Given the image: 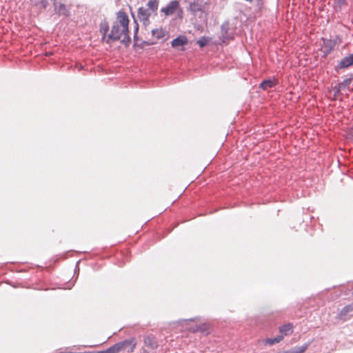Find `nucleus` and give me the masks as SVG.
<instances>
[{"label":"nucleus","mask_w":353,"mask_h":353,"mask_svg":"<svg viewBox=\"0 0 353 353\" xmlns=\"http://www.w3.org/2000/svg\"><path fill=\"white\" fill-rule=\"evenodd\" d=\"M308 347H309V343H305L301 346L296 347L291 350L285 351L283 353H303L308 348Z\"/></svg>","instance_id":"6e6552de"},{"label":"nucleus","mask_w":353,"mask_h":353,"mask_svg":"<svg viewBox=\"0 0 353 353\" xmlns=\"http://www.w3.org/2000/svg\"><path fill=\"white\" fill-rule=\"evenodd\" d=\"M152 34L157 39H162L165 37V31L162 29H153L151 30Z\"/></svg>","instance_id":"9b49d317"},{"label":"nucleus","mask_w":353,"mask_h":353,"mask_svg":"<svg viewBox=\"0 0 353 353\" xmlns=\"http://www.w3.org/2000/svg\"><path fill=\"white\" fill-rule=\"evenodd\" d=\"M176 10V0L172 1L165 8L161 9V12H164L165 15L168 16L172 14Z\"/></svg>","instance_id":"423d86ee"},{"label":"nucleus","mask_w":353,"mask_h":353,"mask_svg":"<svg viewBox=\"0 0 353 353\" xmlns=\"http://www.w3.org/2000/svg\"><path fill=\"white\" fill-rule=\"evenodd\" d=\"M353 65V54H349L343 58L339 62V68H345Z\"/></svg>","instance_id":"39448f33"},{"label":"nucleus","mask_w":353,"mask_h":353,"mask_svg":"<svg viewBox=\"0 0 353 353\" xmlns=\"http://www.w3.org/2000/svg\"><path fill=\"white\" fill-rule=\"evenodd\" d=\"M190 9L192 12H195L196 11H201V8L196 3H192L190 5Z\"/></svg>","instance_id":"6ab92c4d"},{"label":"nucleus","mask_w":353,"mask_h":353,"mask_svg":"<svg viewBox=\"0 0 353 353\" xmlns=\"http://www.w3.org/2000/svg\"><path fill=\"white\" fill-rule=\"evenodd\" d=\"M350 135H351L352 138L353 139V128L350 130Z\"/></svg>","instance_id":"a878e982"},{"label":"nucleus","mask_w":353,"mask_h":353,"mask_svg":"<svg viewBox=\"0 0 353 353\" xmlns=\"http://www.w3.org/2000/svg\"><path fill=\"white\" fill-rule=\"evenodd\" d=\"M144 342L145 345L150 347L151 348H154L157 346L156 341L150 336L145 337Z\"/></svg>","instance_id":"2eb2a0df"},{"label":"nucleus","mask_w":353,"mask_h":353,"mask_svg":"<svg viewBox=\"0 0 353 353\" xmlns=\"http://www.w3.org/2000/svg\"><path fill=\"white\" fill-rule=\"evenodd\" d=\"M283 339V336H278L273 339H267L264 341L265 344L268 345H274L275 343H279Z\"/></svg>","instance_id":"ddd939ff"},{"label":"nucleus","mask_w":353,"mask_h":353,"mask_svg":"<svg viewBox=\"0 0 353 353\" xmlns=\"http://www.w3.org/2000/svg\"><path fill=\"white\" fill-rule=\"evenodd\" d=\"M177 13H178V17H179V14H180V10L178 8V11H177Z\"/></svg>","instance_id":"bb28decb"},{"label":"nucleus","mask_w":353,"mask_h":353,"mask_svg":"<svg viewBox=\"0 0 353 353\" xmlns=\"http://www.w3.org/2000/svg\"><path fill=\"white\" fill-rule=\"evenodd\" d=\"M101 28L103 30V33L105 34L108 30V24L106 23H102Z\"/></svg>","instance_id":"412c9836"},{"label":"nucleus","mask_w":353,"mask_h":353,"mask_svg":"<svg viewBox=\"0 0 353 353\" xmlns=\"http://www.w3.org/2000/svg\"><path fill=\"white\" fill-rule=\"evenodd\" d=\"M188 323L187 320H183V321H178L177 325L179 327V325H183V323Z\"/></svg>","instance_id":"b1692460"},{"label":"nucleus","mask_w":353,"mask_h":353,"mask_svg":"<svg viewBox=\"0 0 353 353\" xmlns=\"http://www.w3.org/2000/svg\"><path fill=\"white\" fill-rule=\"evenodd\" d=\"M279 331L283 335L288 336L292 332V325L290 323L285 324L279 328Z\"/></svg>","instance_id":"1a4fd4ad"},{"label":"nucleus","mask_w":353,"mask_h":353,"mask_svg":"<svg viewBox=\"0 0 353 353\" xmlns=\"http://www.w3.org/2000/svg\"><path fill=\"white\" fill-rule=\"evenodd\" d=\"M144 8L148 9L149 11L154 12L157 10L158 3L156 1L150 0L148 2L146 7Z\"/></svg>","instance_id":"f8f14e48"},{"label":"nucleus","mask_w":353,"mask_h":353,"mask_svg":"<svg viewBox=\"0 0 353 353\" xmlns=\"http://www.w3.org/2000/svg\"><path fill=\"white\" fill-rule=\"evenodd\" d=\"M353 316V303L344 306L338 313L336 318L345 321Z\"/></svg>","instance_id":"f03ea898"},{"label":"nucleus","mask_w":353,"mask_h":353,"mask_svg":"<svg viewBox=\"0 0 353 353\" xmlns=\"http://www.w3.org/2000/svg\"><path fill=\"white\" fill-rule=\"evenodd\" d=\"M335 46V42L331 39H323V47L325 53H329Z\"/></svg>","instance_id":"0eeeda50"},{"label":"nucleus","mask_w":353,"mask_h":353,"mask_svg":"<svg viewBox=\"0 0 353 353\" xmlns=\"http://www.w3.org/2000/svg\"><path fill=\"white\" fill-rule=\"evenodd\" d=\"M128 344H129L128 341L118 343L105 351L96 352V353H119L121 350L124 349Z\"/></svg>","instance_id":"20e7f679"},{"label":"nucleus","mask_w":353,"mask_h":353,"mask_svg":"<svg viewBox=\"0 0 353 353\" xmlns=\"http://www.w3.org/2000/svg\"><path fill=\"white\" fill-rule=\"evenodd\" d=\"M210 41V39L208 38V37H201V39H199L197 41V43L199 45V46L201 48H203L205 46H206L208 42Z\"/></svg>","instance_id":"f3484780"},{"label":"nucleus","mask_w":353,"mask_h":353,"mask_svg":"<svg viewBox=\"0 0 353 353\" xmlns=\"http://www.w3.org/2000/svg\"><path fill=\"white\" fill-rule=\"evenodd\" d=\"M335 1L341 7L345 5L346 0H335Z\"/></svg>","instance_id":"4be33fe9"},{"label":"nucleus","mask_w":353,"mask_h":353,"mask_svg":"<svg viewBox=\"0 0 353 353\" xmlns=\"http://www.w3.org/2000/svg\"><path fill=\"white\" fill-rule=\"evenodd\" d=\"M62 10H65V7L64 5L60 6L59 12H62Z\"/></svg>","instance_id":"393cba45"},{"label":"nucleus","mask_w":353,"mask_h":353,"mask_svg":"<svg viewBox=\"0 0 353 353\" xmlns=\"http://www.w3.org/2000/svg\"><path fill=\"white\" fill-rule=\"evenodd\" d=\"M207 325L203 324V325H198L195 327H189L188 329L191 330L193 332L200 331V332H205L206 330Z\"/></svg>","instance_id":"dca6fc26"},{"label":"nucleus","mask_w":353,"mask_h":353,"mask_svg":"<svg viewBox=\"0 0 353 353\" xmlns=\"http://www.w3.org/2000/svg\"><path fill=\"white\" fill-rule=\"evenodd\" d=\"M152 13V12L149 11L144 7L139 8L138 10V19L143 23L145 28H146L150 24L149 17Z\"/></svg>","instance_id":"7ed1b4c3"},{"label":"nucleus","mask_w":353,"mask_h":353,"mask_svg":"<svg viewBox=\"0 0 353 353\" xmlns=\"http://www.w3.org/2000/svg\"><path fill=\"white\" fill-rule=\"evenodd\" d=\"M221 34L223 37V42H225V41L228 39L226 36V34L228 32V28H229V23L228 22L224 23L221 26Z\"/></svg>","instance_id":"4468645a"},{"label":"nucleus","mask_w":353,"mask_h":353,"mask_svg":"<svg viewBox=\"0 0 353 353\" xmlns=\"http://www.w3.org/2000/svg\"><path fill=\"white\" fill-rule=\"evenodd\" d=\"M187 43V39L184 36H178V46Z\"/></svg>","instance_id":"a211bd4d"},{"label":"nucleus","mask_w":353,"mask_h":353,"mask_svg":"<svg viewBox=\"0 0 353 353\" xmlns=\"http://www.w3.org/2000/svg\"><path fill=\"white\" fill-rule=\"evenodd\" d=\"M129 19L123 12H119L116 21L114 23L110 33L108 36L107 42L110 40H121V42L128 45L130 41L128 35Z\"/></svg>","instance_id":"f257e3e1"},{"label":"nucleus","mask_w":353,"mask_h":353,"mask_svg":"<svg viewBox=\"0 0 353 353\" xmlns=\"http://www.w3.org/2000/svg\"><path fill=\"white\" fill-rule=\"evenodd\" d=\"M134 22L136 23V26H135V29H134V40H135V43L137 44V32H138V30H139V27H138V24L137 23V20L134 19Z\"/></svg>","instance_id":"aec40b11"},{"label":"nucleus","mask_w":353,"mask_h":353,"mask_svg":"<svg viewBox=\"0 0 353 353\" xmlns=\"http://www.w3.org/2000/svg\"><path fill=\"white\" fill-rule=\"evenodd\" d=\"M276 84V80L275 79H268L264 80L263 82H261L260 87L263 89L266 90L270 88H272Z\"/></svg>","instance_id":"9d476101"},{"label":"nucleus","mask_w":353,"mask_h":353,"mask_svg":"<svg viewBox=\"0 0 353 353\" xmlns=\"http://www.w3.org/2000/svg\"><path fill=\"white\" fill-rule=\"evenodd\" d=\"M171 43H172V47H174H174H176V43H177L176 38V39H174L172 41Z\"/></svg>","instance_id":"5701e85b"}]
</instances>
